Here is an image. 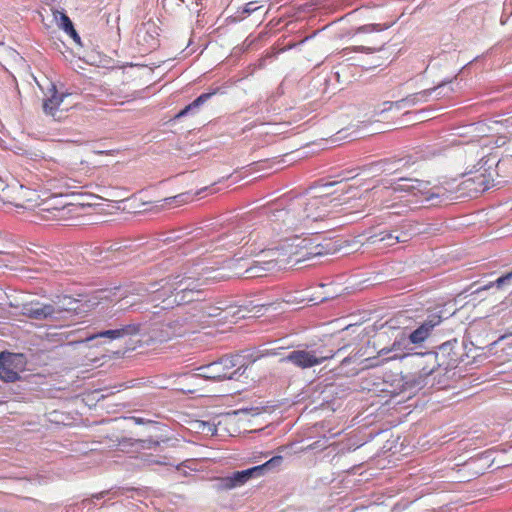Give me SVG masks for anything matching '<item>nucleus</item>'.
Returning <instances> with one entry per match:
<instances>
[{
  "mask_svg": "<svg viewBox=\"0 0 512 512\" xmlns=\"http://www.w3.org/2000/svg\"><path fill=\"white\" fill-rule=\"evenodd\" d=\"M448 190L443 185L430 187V182L413 178H400L397 183L389 187H373L365 190L358 201L370 203L373 208L395 209L391 213L401 215L407 211L406 205L399 202L431 203L435 205L437 198L448 196Z\"/></svg>",
  "mask_w": 512,
  "mask_h": 512,
  "instance_id": "nucleus-1",
  "label": "nucleus"
},
{
  "mask_svg": "<svg viewBox=\"0 0 512 512\" xmlns=\"http://www.w3.org/2000/svg\"><path fill=\"white\" fill-rule=\"evenodd\" d=\"M189 283L181 271L176 275H169L159 281L151 282L146 285V288H140L138 295L146 297L150 302L152 315L150 318L152 319L163 310L194 302L196 298L192 296Z\"/></svg>",
  "mask_w": 512,
  "mask_h": 512,
  "instance_id": "nucleus-2",
  "label": "nucleus"
},
{
  "mask_svg": "<svg viewBox=\"0 0 512 512\" xmlns=\"http://www.w3.org/2000/svg\"><path fill=\"white\" fill-rule=\"evenodd\" d=\"M265 214L267 216L268 225L271 230L277 234L306 229L299 197L291 200L285 206L282 201L276 203L266 209Z\"/></svg>",
  "mask_w": 512,
  "mask_h": 512,
  "instance_id": "nucleus-3",
  "label": "nucleus"
},
{
  "mask_svg": "<svg viewBox=\"0 0 512 512\" xmlns=\"http://www.w3.org/2000/svg\"><path fill=\"white\" fill-rule=\"evenodd\" d=\"M234 265L233 260L226 261V265L222 267H215L204 263H198L191 267L185 268L183 274L185 279L191 283L192 296H199L202 291V287L212 283L225 281L234 274L231 273V268Z\"/></svg>",
  "mask_w": 512,
  "mask_h": 512,
  "instance_id": "nucleus-4",
  "label": "nucleus"
},
{
  "mask_svg": "<svg viewBox=\"0 0 512 512\" xmlns=\"http://www.w3.org/2000/svg\"><path fill=\"white\" fill-rule=\"evenodd\" d=\"M299 201L302 206L306 230L312 234L319 233L318 228L314 226L315 224L343 210L336 209L341 204L337 197L331 198L325 195L307 198L300 196Z\"/></svg>",
  "mask_w": 512,
  "mask_h": 512,
  "instance_id": "nucleus-5",
  "label": "nucleus"
},
{
  "mask_svg": "<svg viewBox=\"0 0 512 512\" xmlns=\"http://www.w3.org/2000/svg\"><path fill=\"white\" fill-rule=\"evenodd\" d=\"M459 349L458 340L452 339L441 344L436 352L421 354L426 359V364L420 370L421 376L432 375L437 369L446 373L456 368L462 361Z\"/></svg>",
  "mask_w": 512,
  "mask_h": 512,
  "instance_id": "nucleus-6",
  "label": "nucleus"
},
{
  "mask_svg": "<svg viewBox=\"0 0 512 512\" xmlns=\"http://www.w3.org/2000/svg\"><path fill=\"white\" fill-rule=\"evenodd\" d=\"M244 358H246V356L235 355L223 357L218 361L197 368V372L194 373L192 377L212 381H223L226 379L237 380L244 374L248 367L246 363L242 362Z\"/></svg>",
  "mask_w": 512,
  "mask_h": 512,
  "instance_id": "nucleus-7",
  "label": "nucleus"
},
{
  "mask_svg": "<svg viewBox=\"0 0 512 512\" xmlns=\"http://www.w3.org/2000/svg\"><path fill=\"white\" fill-rule=\"evenodd\" d=\"M270 253L277 255L287 256V262H302L311 259L315 256L323 254V247L320 244H314L310 238H301L294 236L285 238L280 248L271 249Z\"/></svg>",
  "mask_w": 512,
  "mask_h": 512,
  "instance_id": "nucleus-8",
  "label": "nucleus"
},
{
  "mask_svg": "<svg viewBox=\"0 0 512 512\" xmlns=\"http://www.w3.org/2000/svg\"><path fill=\"white\" fill-rule=\"evenodd\" d=\"M344 348L345 346H342L335 351L332 348L328 349L324 346H311L308 349L292 350L287 355L280 358L279 361L280 363H291L295 367L304 370L320 365L324 361L333 358Z\"/></svg>",
  "mask_w": 512,
  "mask_h": 512,
  "instance_id": "nucleus-9",
  "label": "nucleus"
},
{
  "mask_svg": "<svg viewBox=\"0 0 512 512\" xmlns=\"http://www.w3.org/2000/svg\"><path fill=\"white\" fill-rule=\"evenodd\" d=\"M140 288H146L144 284H138L126 289L115 287L113 290L100 291L99 298L107 301H114L117 299L120 302L121 310L139 311L141 313H150V302L146 297L138 295Z\"/></svg>",
  "mask_w": 512,
  "mask_h": 512,
  "instance_id": "nucleus-10",
  "label": "nucleus"
},
{
  "mask_svg": "<svg viewBox=\"0 0 512 512\" xmlns=\"http://www.w3.org/2000/svg\"><path fill=\"white\" fill-rule=\"evenodd\" d=\"M195 316H198L193 312L192 307L182 313L174 315L172 319L166 320L162 324L160 335L158 336L160 341H167L172 337L182 336L188 331L193 330L198 324Z\"/></svg>",
  "mask_w": 512,
  "mask_h": 512,
  "instance_id": "nucleus-11",
  "label": "nucleus"
},
{
  "mask_svg": "<svg viewBox=\"0 0 512 512\" xmlns=\"http://www.w3.org/2000/svg\"><path fill=\"white\" fill-rule=\"evenodd\" d=\"M141 326V323H129L116 328L102 329L93 333H87L86 336L77 342L95 341V345L107 344L114 340H120L139 335Z\"/></svg>",
  "mask_w": 512,
  "mask_h": 512,
  "instance_id": "nucleus-12",
  "label": "nucleus"
},
{
  "mask_svg": "<svg viewBox=\"0 0 512 512\" xmlns=\"http://www.w3.org/2000/svg\"><path fill=\"white\" fill-rule=\"evenodd\" d=\"M449 192L447 198H437L435 204L442 202L443 200L458 198L464 195L469 197H475L480 193L489 189V183L486 181L484 175H476L463 180L456 189H450L444 186Z\"/></svg>",
  "mask_w": 512,
  "mask_h": 512,
  "instance_id": "nucleus-13",
  "label": "nucleus"
},
{
  "mask_svg": "<svg viewBox=\"0 0 512 512\" xmlns=\"http://www.w3.org/2000/svg\"><path fill=\"white\" fill-rule=\"evenodd\" d=\"M410 225H402L400 228L393 230H381L366 238L365 244L378 245L383 243V247H390L397 243H404L409 240L410 233L406 227Z\"/></svg>",
  "mask_w": 512,
  "mask_h": 512,
  "instance_id": "nucleus-14",
  "label": "nucleus"
},
{
  "mask_svg": "<svg viewBox=\"0 0 512 512\" xmlns=\"http://www.w3.org/2000/svg\"><path fill=\"white\" fill-rule=\"evenodd\" d=\"M264 306V304H252V302L239 306L224 303L220 323H236L240 319L253 317L260 313Z\"/></svg>",
  "mask_w": 512,
  "mask_h": 512,
  "instance_id": "nucleus-15",
  "label": "nucleus"
},
{
  "mask_svg": "<svg viewBox=\"0 0 512 512\" xmlns=\"http://www.w3.org/2000/svg\"><path fill=\"white\" fill-rule=\"evenodd\" d=\"M57 309L55 310L54 304L51 302L31 301L24 303L21 307L23 316L37 321H51L57 322Z\"/></svg>",
  "mask_w": 512,
  "mask_h": 512,
  "instance_id": "nucleus-16",
  "label": "nucleus"
},
{
  "mask_svg": "<svg viewBox=\"0 0 512 512\" xmlns=\"http://www.w3.org/2000/svg\"><path fill=\"white\" fill-rule=\"evenodd\" d=\"M284 261L285 259L275 257V255L271 254L269 250L267 254L261 255V259L254 260L249 264L246 267L244 274L247 278L262 277L265 272L281 268Z\"/></svg>",
  "mask_w": 512,
  "mask_h": 512,
  "instance_id": "nucleus-17",
  "label": "nucleus"
},
{
  "mask_svg": "<svg viewBox=\"0 0 512 512\" xmlns=\"http://www.w3.org/2000/svg\"><path fill=\"white\" fill-rule=\"evenodd\" d=\"M49 93L50 95L47 96L43 101V112L45 115L52 117L54 121L60 122L67 116V110L60 108L65 94H59L54 85H52V87L49 89Z\"/></svg>",
  "mask_w": 512,
  "mask_h": 512,
  "instance_id": "nucleus-18",
  "label": "nucleus"
},
{
  "mask_svg": "<svg viewBox=\"0 0 512 512\" xmlns=\"http://www.w3.org/2000/svg\"><path fill=\"white\" fill-rule=\"evenodd\" d=\"M449 81H442L437 86L429 89L422 90L420 92L408 95L407 97L400 99L395 102H385L384 105H388L387 108H384V110L391 109L392 106H395L398 109L406 108V107H412L419 103H425L429 100V97L432 95L433 92L437 91L438 89L445 86L447 83H450Z\"/></svg>",
  "mask_w": 512,
  "mask_h": 512,
  "instance_id": "nucleus-19",
  "label": "nucleus"
},
{
  "mask_svg": "<svg viewBox=\"0 0 512 512\" xmlns=\"http://www.w3.org/2000/svg\"><path fill=\"white\" fill-rule=\"evenodd\" d=\"M195 298H197V296H195ZM223 304L224 302H219L217 305H211L196 299L191 307L193 312L198 314V316H195L197 324L205 323L208 319H217V321L220 322Z\"/></svg>",
  "mask_w": 512,
  "mask_h": 512,
  "instance_id": "nucleus-20",
  "label": "nucleus"
},
{
  "mask_svg": "<svg viewBox=\"0 0 512 512\" xmlns=\"http://www.w3.org/2000/svg\"><path fill=\"white\" fill-rule=\"evenodd\" d=\"M442 318L438 314L429 315L415 330L408 334L412 344H422L432 333L433 329L440 325Z\"/></svg>",
  "mask_w": 512,
  "mask_h": 512,
  "instance_id": "nucleus-21",
  "label": "nucleus"
},
{
  "mask_svg": "<svg viewBox=\"0 0 512 512\" xmlns=\"http://www.w3.org/2000/svg\"><path fill=\"white\" fill-rule=\"evenodd\" d=\"M55 310L57 309V322L66 321L79 313L81 303L70 296L58 297L52 301Z\"/></svg>",
  "mask_w": 512,
  "mask_h": 512,
  "instance_id": "nucleus-22",
  "label": "nucleus"
},
{
  "mask_svg": "<svg viewBox=\"0 0 512 512\" xmlns=\"http://www.w3.org/2000/svg\"><path fill=\"white\" fill-rule=\"evenodd\" d=\"M411 341L406 335L405 332H401L394 340L392 346L390 348H383L380 350V355H386L390 352H393L394 354L390 357H388L389 360L394 359H402L409 355V351L412 350L411 348Z\"/></svg>",
  "mask_w": 512,
  "mask_h": 512,
  "instance_id": "nucleus-23",
  "label": "nucleus"
},
{
  "mask_svg": "<svg viewBox=\"0 0 512 512\" xmlns=\"http://www.w3.org/2000/svg\"><path fill=\"white\" fill-rule=\"evenodd\" d=\"M247 228L248 227L243 223L233 231L220 235L216 240V247L229 249L235 245L241 244L248 236L252 235V232L247 233Z\"/></svg>",
  "mask_w": 512,
  "mask_h": 512,
  "instance_id": "nucleus-24",
  "label": "nucleus"
},
{
  "mask_svg": "<svg viewBox=\"0 0 512 512\" xmlns=\"http://www.w3.org/2000/svg\"><path fill=\"white\" fill-rule=\"evenodd\" d=\"M216 481L215 488L218 491L232 490L246 484L242 471H235L231 475L217 478Z\"/></svg>",
  "mask_w": 512,
  "mask_h": 512,
  "instance_id": "nucleus-25",
  "label": "nucleus"
},
{
  "mask_svg": "<svg viewBox=\"0 0 512 512\" xmlns=\"http://www.w3.org/2000/svg\"><path fill=\"white\" fill-rule=\"evenodd\" d=\"M0 379L5 382H16L20 379L19 373L11 367L10 358L3 354H0Z\"/></svg>",
  "mask_w": 512,
  "mask_h": 512,
  "instance_id": "nucleus-26",
  "label": "nucleus"
},
{
  "mask_svg": "<svg viewBox=\"0 0 512 512\" xmlns=\"http://www.w3.org/2000/svg\"><path fill=\"white\" fill-rule=\"evenodd\" d=\"M216 92H208L203 93L200 96H198L194 101H192L190 104L185 106L182 110H180L175 118L179 119L184 116H187L188 114L195 113L205 102H207Z\"/></svg>",
  "mask_w": 512,
  "mask_h": 512,
  "instance_id": "nucleus-27",
  "label": "nucleus"
},
{
  "mask_svg": "<svg viewBox=\"0 0 512 512\" xmlns=\"http://www.w3.org/2000/svg\"><path fill=\"white\" fill-rule=\"evenodd\" d=\"M135 459L139 462L138 467H148L151 465H168V458L166 456L154 455L151 453H140Z\"/></svg>",
  "mask_w": 512,
  "mask_h": 512,
  "instance_id": "nucleus-28",
  "label": "nucleus"
},
{
  "mask_svg": "<svg viewBox=\"0 0 512 512\" xmlns=\"http://www.w3.org/2000/svg\"><path fill=\"white\" fill-rule=\"evenodd\" d=\"M495 287L498 290H508L512 288V271L500 276L495 281L487 285L481 286L475 290L476 293Z\"/></svg>",
  "mask_w": 512,
  "mask_h": 512,
  "instance_id": "nucleus-29",
  "label": "nucleus"
},
{
  "mask_svg": "<svg viewBox=\"0 0 512 512\" xmlns=\"http://www.w3.org/2000/svg\"><path fill=\"white\" fill-rule=\"evenodd\" d=\"M118 446H134V445H138L141 449H156L159 445H160V442L158 440H154L152 438H147V439H138V440H132V439H129V438H121V439H118Z\"/></svg>",
  "mask_w": 512,
  "mask_h": 512,
  "instance_id": "nucleus-30",
  "label": "nucleus"
},
{
  "mask_svg": "<svg viewBox=\"0 0 512 512\" xmlns=\"http://www.w3.org/2000/svg\"><path fill=\"white\" fill-rule=\"evenodd\" d=\"M129 490H130L129 488H121V487L111 488L109 490H104V491H101L99 493L92 495V499H85L83 501V503L84 504L90 503L93 499L100 500L105 497H108L109 500L115 499V498L125 495V493Z\"/></svg>",
  "mask_w": 512,
  "mask_h": 512,
  "instance_id": "nucleus-31",
  "label": "nucleus"
},
{
  "mask_svg": "<svg viewBox=\"0 0 512 512\" xmlns=\"http://www.w3.org/2000/svg\"><path fill=\"white\" fill-rule=\"evenodd\" d=\"M60 27L70 36L76 43L80 44V36L74 29L73 23L65 13H60Z\"/></svg>",
  "mask_w": 512,
  "mask_h": 512,
  "instance_id": "nucleus-32",
  "label": "nucleus"
},
{
  "mask_svg": "<svg viewBox=\"0 0 512 512\" xmlns=\"http://www.w3.org/2000/svg\"><path fill=\"white\" fill-rule=\"evenodd\" d=\"M242 473H243V475L245 477L246 483L249 480L253 479V478H258V477H261V476L264 475V472L262 470V466H260V465H257V466H254V467L242 470Z\"/></svg>",
  "mask_w": 512,
  "mask_h": 512,
  "instance_id": "nucleus-33",
  "label": "nucleus"
},
{
  "mask_svg": "<svg viewBox=\"0 0 512 512\" xmlns=\"http://www.w3.org/2000/svg\"><path fill=\"white\" fill-rule=\"evenodd\" d=\"M283 462V457L282 456H274L272 457L270 460H268L267 462H265L264 464H262V470L263 472H267V471H270V470H273L277 467H279Z\"/></svg>",
  "mask_w": 512,
  "mask_h": 512,
  "instance_id": "nucleus-34",
  "label": "nucleus"
},
{
  "mask_svg": "<svg viewBox=\"0 0 512 512\" xmlns=\"http://www.w3.org/2000/svg\"><path fill=\"white\" fill-rule=\"evenodd\" d=\"M189 198H190L189 194L181 193V194H178L176 196L167 198L166 202H167V204L181 205L183 203H186Z\"/></svg>",
  "mask_w": 512,
  "mask_h": 512,
  "instance_id": "nucleus-35",
  "label": "nucleus"
},
{
  "mask_svg": "<svg viewBox=\"0 0 512 512\" xmlns=\"http://www.w3.org/2000/svg\"><path fill=\"white\" fill-rule=\"evenodd\" d=\"M260 8H261V6H258L256 1H251L247 4H245V6L243 7V9L240 13L244 16H249L253 12L259 10Z\"/></svg>",
  "mask_w": 512,
  "mask_h": 512,
  "instance_id": "nucleus-36",
  "label": "nucleus"
},
{
  "mask_svg": "<svg viewBox=\"0 0 512 512\" xmlns=\"http://www.w3.org/2000/svg\"><path fill=\"white\" fill-rule=\"evenodd\" d=\"M375 30H377V31L382 30V28L379 24H369V25H364V26L359 27L357 32L358 33H370Z\"/></svg>",
  "mask_w": 512,
  "mask_h": 512,
  "instance_id": "nucleus-37",
  "label": "nucleus"
},
{
  "mask_svg": "<svg viewBox=\"0 0 512 512\" xmlns=\"http://www.w3.org/2000/svg\"><path fill=\"white\" fill-rule=\"evenodd\" d=\"M337 199L341 203L339 206H341L342 204H350L349 205V209L358 208L359 206H361V207L366 206L365 203L364 204H358V203H356L357 200L352 201L350 198H344V199L337 198ZM345 210H348V207H345Z\"/></svg>",
  "mask_w": 512,
  "mask_h": 512,
  "instance_id": "nucleus-38",
  "label": "nucleus"
},
{
  "mask_svg": "<svg viewBox=\"0 0 512 512\" xmlns=\"http://www.w3.org/2000/svg\"><path fill=\"white\" fill-rule=\"evenodd\" d=\"M268 355H279V352L277 351V349H266V350L262 351L261 354H259L256 357H254L251 360V363L255 362L256 359H258L260 357L268 356Z\"/></svg>",
  "mask_w": 512,
  "mask_h": 512,
  "instance_id": "nucleus-39",
  "label": "nucleus"
},
{
  "mask_svg": "<svg viewBox=\"0 0 512 512\" xmlns=\"http://www.w3.org/2000/svg\"><path fill=\"white\" fill-rule=\"evenodd\" d=\"M352 50L355 51V52L373 53L377 49L366 47V46H355V47L352 48Z\"/></svg>",
  "mask_w": 512,
  "mask_h": 512,
  "instance_id": "nucleus-40",
  "label": "nucleus"
},
{
  "mask_svg": "<svg viewBox=\"0 0 512 512\" xmlns=\"http://www.w3.org/2000/svg\"><path fill=\"white\" fill-rule=\"evenodd\" d=\"M342 190L345 191L346 194H349L352 192L353 188L352 186H345Z\"/></svg>",
  "mask_w": 512,
  "mask_h": 512,
  "instance_id": "nucleus-41",
  "label": "nucleus"
},
{
  "mask_svg": "<svg viewBox=\"0 0 512 512\" xmlns=\"http://www.w3.org/2000/svg\"><path fill=\"white\" fill-rule=\"evenodd\" d=\"M352 172H353V171H348V174H349V175H348V176H346L344 179H346V180H348V179H353L357 174L352 175Z\"/></svg>",
  "mask_w": 512,
  "mask_h": 512,
  "instance_id": "nucleus-42",
  "label": "nucleus"
},
{
  "mask_svg": "<svg viewBox=\"0 0 512 512\" xmlns=\"http://www.w3.org/2000/svg\"><path fill=\"white\" fill-rule=\"evenodd\" d=\"M136 424H143L145 421L143 418H134Z\"/></svg>",
  "mask_w": 512,
  "mask_h": 512,
  "instance_id": "nucleus-43",
  "label": "nucleus"
},
{
  "mask_svg": "<svg viewBox=\"0 0 512 512\" xmlns=\"http://www.w3.org/2000/svg\"><path fill=\"white\" fill-rule=\"evenodd\" d=\"M350 362V357H345L343 360H342V365H347L348 363Z\"/></svg>",
  "mask_w": 512,
  "mask_h": 512,
  "instance_id": "nucleus-44",
  "label": "nucleus"
},
{
  "mask_svg": "<svg viewBox=\"0 0 512 512\" xmlns=\"http://www.w3.org/2000/svg\"><path fill=\"white\" fill-rule=\"evenodd\" d=\"M178 238H180V236L179 235H175V236L168 237L167 239L174 240V239H178Z\"/></svg>",
  "mask_w": 512,
  "mask_h": 512,
  "instance_id": "nucleus-45",
  "label": "nucleus"
},
{
  "mask_svg": "<svg viewBox=\"0 0 512 512\" xmlns=\"http://www.w3.org/2000/svg\"><path fill=\"white\" fill-rule=\"evenodd\" d=\"M333 185H335V182H329V183H326V184H325V186H326V187H331V186H333Z\"/></svg>",
  "mask_w": 512,
  "mask_h": 512,
  "instance_id": "nucleus-46",
  "label": "nucleus"
},
{
  "mask_svg": "<svg viewBox=\"0 0 512 512\" xmlns=\"http://www.w3.org/2000/svg\"><path fill=\"white\" fill-rule=\"evenodd\" d=\"M153 43L151 44V47H154L156 45V41L154 38H152Z\"/></svg>",
  "mask_w": 512,
  "mask_h": 512,
  "instance_id": "nucleus-47",
  "label": "nucleus"
},
{
  "mask_svg": "<svg viewBox=\"0 0 512 512\" xmlns=\"http://www.w3.org/2000/svg\"><path fill=\"white\" fill-rule=\"evenodd\" d=\"M207 189H208L207 187H204V190H207ZM202 191H203V189L198 191L197 194H200Z\"/></svg>",
  "mask_w": 512,
  "mask_h": 512,
  "instance_id": "nucleus-48",
  "label": "nucleus"
}]
</instances>
